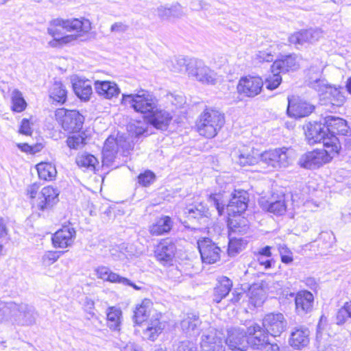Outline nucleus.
<instances>
[{
  "instance_id": "nucleus-33",
  "label": "nucleus",
  "mask_w": 351,
  "mask_h": 351,
  "mask_svg": "<svg viewBox=\"0 0 351 351\" xmlns=\"http://www.w3.org/2000/svg\"><path fill=\"white\" fill-rule=\"evenodd\" d=\"M232 287V281L226 276L219 278L218 282L214 289L213 301L216 303L220 302L230 293Z\"/></svg>"
},
{
  "instance_id": "nucleus-16",
  "label": "nucleus",
  "mask_w": 351,
  "mask_h": 351,
  "mask_svg": "<svg viewBox=\"0 0 351 351\" xmlns=\"http://www.w3.org/2000/svg\"><path fill=\"white\" fill-rule=\"evenodd\" d=\"M59 193L57 189L50 186H45L42 189L38 199L33 204L40 210H49L58 202Z\"/></svg>"
},
{
  "instance_id": "nucleus-10",
  "label": "nucleus",
  "mask_w": 351,
  "mask_h": 351,
  "mask_svg": "<svg viewBox=\"0 0 351 351\" xmlns=\"http://www.w3.org/2000/svg\"><path fill=\"white\" fill-rule=\"evenodd\" d=\"M16 307L12 308L10 316L17 325L29 326L36 324L38 313L35 307L25 303L16 304Z\"/></svg>"
},
{
  "instance_id": "nucleus-27",
  "label": "nucleus",
  "mask_w": 351,
  "mask_h": 351,
  "mask_svg": "<svg viewBox=\"0 0 351 351\" xmlns=\"http://www.w3.org/2000/svg\"><path fill=\"white\" fill-rule=\"evenodd\" d=\"M260 204L263 210L277 215L284 214L287 210L285 195H280L277 198L272 197L270 200L262 199L260 201Z\"/></svg>"
},
{
  "instance_id": "nucleus-53",
  "label": "nucleus",
  "mask_w": 351,
  "mask_h": 351,
  "mask_svg": "<svg viewBox=\"0 0 351 351\" xmlns=\"http://www.w3.org/2000/svg\"><path fill=\"white\" fill-rule=\"evenodd\" d=\"M60 256V252L48 251L43 256L42 261L45 265L49 266L57 261Z\"/></svg>"
},
{
  "instance_id": "nucleus-49",
  "label": "nucleus",
  "mask_w": 351,
  "mask_h": 351,
  "mask_svg": "<svg viewBox=\"0 0 351 351\" xmlns=\"http://www.w3.org/2000/svg\"><path fill=\"white\" fill-rule=\"evenodd\" d=\"M66 144L70 148L77 149L85 144V138L80 134H73L68 137Z\"/></svg>"
},
{
  "instance_id": "nucleus-51",
  "label": "nucleus",
  "mask_w": 351,
  "mask_h": 351,
  "mask_svg": "<svg viewBox=\"0 0 351 351\" xmlns=\"http://www.w3.org/2000/svg\"><path fill=\"white\" fill-rule=\"evenodd\" d=\"M14 307H16L14 302H4L0 300V320L8 319L12 308Z\"/></svg>"
},
{
  "instance_id": "nucleus-39",
  "label": "nucleus",
  "mask_w": 351,
  "mask_h": 351,
  "mask_svg": "<svg viewBox=\"0 0 351 351\" xmlns=\"http://www.w3.org/2000/svg\"><path fill=\"white\" fill-rule=\"evenodd\" d=\"M308 85L320 95H324L328 94V90L331 87L325 79L313 76H311L308 80Z\"/></svg>"
},
{
  "instance_id": "nucleus-36",
  "label": "nucleus",
  "mask_w": 351,
  "mask_h": 351,
  "mask_svg": "<svg viewBox=\"0 0 351 351\" xmlns=\"http://www.w3.org/2000/svg\"><path fill=\"white\" fill-rule=\"evenodd\" d=\"M107 325L112 330H119L122 319V311L119 308L109 307L107 310Z\"/></svg>"
},
{
  "instance_id": "nucleus-55",
  "label": "nucleus",
  "mask_w": 351,
  "mask_h": 351,
  "mask_svg": "<svg viewBox=\"0 0 351 351\" xmlns=\"http://www.w3.org/2000/svg\"><path fill=\"white\" fill-rule=\"evenodd\" d=\"M138 182L144 186H147L155 180V175L151 171H146L143 173H141L138 177Z\"/></svg>"
},
{
  "instance_id": "nucleus-19",
  "label": "nucleus",
  "mask_w": 351,
  "mask_h": 351,
  "mask_svg": "<svg viewBox=\"0 0 351 351\" xmlns=\"http://www.w3.org/2000/svg\"><path fill=\"white\" fill-rule=\"evenodd\" d=\"M263 325L271 336H279L286 327V321L282 313L267 314L263 320Z\"/></svg>"
},
{
  "instance_id": "nucleus-48",
  "label": "nucleus",
  "mask_w": 351,
  "mask_h": 351,
  "mask_svg": "<svg viewBox=\"0 0 351 351\" xmlns=\"http://www.w3.org/2000/svg\"><path fill=\"white\" fill-rule=\"evenodd\" d=\"M325 66L326 64L324 62L319 59H316L308 69L307 74L308 79L311 76L321 77L322 71Z\"/></svg>"
},
{
  "instance_id": "nucleus-45",
  "label": "nucleus",
  "mask_w": 351,
  "mask_h": 351,
  "mask_svg": "<svg viewBox=\"0 0 351 351\" xmlns=\"http://www.w3.org/2000/svg\"><path fill=\"white\" fill-rule=\"evenodd\" d=\"M117 248H113L110 250V254L114 259L123 261L133 254V252L131 250L132 246L128 244L122 243Z\"/></svg>"
},
{
  "instance_id": "nucleus-56",
  "label": "nucleus",
  "mask_w": 351,
  "mask_h": 351,
  "mask_svg": "<svg viewBox=\"0 0 351 351\" xmlns=\"http://www.w3.org/2000/svg\"><path fill=\"white\" fill-rule=\"evenodd\" d=\"M107 281L123 285V283H128L129 279L122 277L110 270V272L108 274V279Z\"/></svg>"
},
{
  "instance_id": "nucleus-17",
  "label": "nucleus",
  "mask_w": 351,
  "mask_h": 351,
  "mask_svg": "<svg viewBox=\"0 0 351 351\" xmlns=\"http://www.w3.org/2000/svg\"><path fill=\"white\" fill-rule=\"evenodd\" d=\"M289 295L294 298L295 311L299 315L304 316L312 312L314 296L310 291L304 290L298 292L295 295L293 293Z\"/></svg>"
},
{
  "instance_id": "nucleus-63",
  "label": "nucleus",
  "mask_w": 351,
  "mask_h": 351,
  "mask_svg": "<svg viewBox=\"0 0 351 351\" xmlns=\"http://www.w3.org/2000/svg\"><path fill=\"white\" fill-rule=\"evenodd\" d=\"M128 29V25L122 23L117 22L111 25L110 31L112 32L124 33Z\"/></svg>"
},
{
  "instance_id": "nucleus-20",
  "label": "nucleus",
  "mask_w": 351,
  "mask_h": 351,
  "mask_svg": "<svg viewBox=\"0 0 351 351\" xmlns=\"http://www.w3.org/2000/svg\"><path fill=\"white\" fill-rule=\"evenodd\" d=\"M301 58L296 54L284 56L274 62L271 66V72L287 73L294 71L300 68Z\"/></svg>"
},
{
  "instance_id": "nucleus-26",
  "label": "nucleus",
  "mask_w": 351,
  "mask_h": 351,
  "mask_svg": "<svg viewBox=\"0 0 351 351\" xmlns=\"http://www.w3.org/2000/svg\"><path fill=\"white\" fill-rule=\"evenodd\" d=\"M96 93L104 99H112L120 94V88L114 82L97 80L94 83Z\"/></svg>"
},
{
  "instance_id": "nucleus-22",
  "label": "nucleus",
  "mask_w": 351,
  "mask_h": 351,
  "mask_svg": "<svg viewBox=\"0 0 351 351\" xmlns=\"http://www.w3.org/2000/svg\"><path fill=\"white\" fill-rule=\"evenodd\" d=\"M323 36L322 32L319 29H308L295 32L291 34L289 40L291 44L298 47L299 45H303L305 43H313L319 40Z\"/></svg>"
},
{
  "instance_id": "nucleus-61",
  "label": "nucleus",
  "mask_w": 351,
  "mask_h": 351,
  "mask_svg": "<svg viewBox=\"0 0 351 351\" xmlns=\"http://www.w3.org/2000/svg\"><path fill=\"white\" fill-rule=\"evenodd\" d=\"M110 269L105 266H101L96 269V274L97 278L107 281L108 279V274Z\"/></svg>"
},
{
  "instance_id": "nucleus-31",
  "label": "nucleus",
  "mask_w": 351,
  "mask_h": 351,
  "mask_svg": "<svg viewBox=\"0 0 351 351\" xmlns=\"http://www.w3.org/2000/svg\"><path fill=\"white\" fill-rule=\"evenodd\" d=\"M314 110V106L306 101H289L287 114L289 117L301 118L309 115Z\"/></svg>"
},
{
  "instance_id": "nucleus-21",
  "label": "nucleus",
  "mask_w": 351,
  "mask_h": 351,
  "mask_svg": "<svg viewBox=\"0 0 351 351\" xmlns=\"http://www.w3.org/2000/svg\"><path fill=\"white\" fill-rule=\"evenodd\" d=\"M149 122L152 125L158 130H165L172 120V115L170 112L159 107L158 104L156 108L147 116Z\"/></svg>"
},
{
  "instance_id": "nucleus-40",
  "label": "nucleus",
  "mask_w": 351,
  "mask_h": 351,
  "mask_svg": "<svg viewBox=\"0 0 351 351\" xmlns=\"http://www.w3.org/2000/svg\"><path fill=\"white\" fill-rule=\"evenodd\" d=\"M189 59L179 56L172 58L168 62L169 69L173 73H188V64Z\"/></svg>"
},
{
  "instance_id": "nucleus-42",
  "label": "nucleus",
  "mask_w": 351,
  "mask_h": 351,
  "mask_svg": "<svg viewBox=\"0 0 351 351\" xmlns=\"http://www.w3.org/2000/svg\"><path fill=\"white\" fill-rule=\"evenodd\" d=\"M229 227L232 232L238 233L239 234H246L250 229L247 220L241 217L230 219L229 222Z\"/></svg>"
},
{
  "instance_id": "nucleus-4",
  "label": "nucleus",
  "mask_w": 351,
  "mask_h": 351,
  "mask_svg": "<svg viewBox=\"0 0 351 351\" xmlns=\"http://www.w3.org/2000/svg\"><path fill=\"white\" fill-rule=\"evenodd\" d=\"M152 306L153 304L150 300H143L134 311V319L138 324L144 323V337L154 341L162 332L163 326L159 320V315Z\"/></svg>"
},
{
  "instance_id": "nucleus-18",
  "label": "nucleus",
  "mask_w": 351,
  "mask_h": 351,
  "mask_svg": "<svg viewBox=\"0 0 351 351\" xmlns=\"http://www.w3.org/2000/svg\"><path fill=\"white\" fill-rule=\"evenodd\" d=\"M305 134L309 144L322 143L324 147V142L326 141V140L327 139L332 140L333 138L337 141H339L336 136L328 134L324 123H311L309 126L307 127V130L306 131Z\"/></svg>"
},
{
  "instance_id": "nucleus-15",
  "label": "nucleus",
  "mask_w": 351,
  "mask_h": 351,
  "mask_svg": "<svg viewBox=\"0 0 351 351\" xmlns=\"http://www.w3.org/2000/svg\"><path fill=\"white\" fill-rule=\"evenodd\" d=\"M248 335L243 328H232L228 330L226 344L229 349L244 351L248 348Z\"/></svg>"
},
{
  "instance_id": "nucleus-30",
  "label": "nucleus",
  "mask_w": 351,
  "mask_h": 351,
  "mask_svg": "<svg viewBox=\"0 0 351 351\" xmlns=\"http://www.w3.org/2000/svg\"><path fill=\"white\" fill-rule=\"evenodd\" d=\"M324 125L329 135H346L348 131L346 120L339 117L328 116L324 119Z\"/></svg>"
},
{
  "instance_id": "nucleus-43",
  "label": "nucleus",
  "mask_w": 351,
  "mask_h": 351,
  "mask_svg": "<svg viewBox=\"0 0 351 351\" xmlns=\"http://www.w3.org/2000/svg\"><path fill=\"white\" fill-rule=\"evenodd\" d=\"M76 163L80 167L94 170L95 165L98 163V161L94 156L83 154L77 156Z\"/></svg>"
},
{
  "instance_id": "nucleus-1",
  "label": "nucleus",
  "mask_w": 351,
  "mask_h": 351,
  "mask_svg": "<svg viewBox=\"0 0 351 351\" xmlns=\"http://www.w3.org/2000/svg\"><path fill=\"white\" fill-rule=\"evenodd\" d=\"M252 149L243 147L235 153L237 162L241 166L254 165L258 162L273 169L285 168L291 165L295 158V152L291 147H280L263 152L258 158L253 154Z\"/></svg>"
},
{
  "instance_id": "nucleus-38",
  "label": "nucleus",
  "mask_w": 351,
  "mask_h": 351,
  "mask_svg": "<svg viewBox=\"0 0 351 351\" xmlns=\"http://www.w3.org/2000/svg\"><path fill=\"white\" fill-rule=\"evenodd\" d=\"M38 176L45 180H52L57 175L54 165L49 162H40L36 165Z\"/></svg>"
},
{
  "instance_id": "nucleus-9",
  "label": "nucleus",
  "mask_w": 351,
  "mask_h": 351,
  "mask_svg": "<svg viewBox=\"0 0 351 351\" xmlns=\"http://www.w3.org/2000/svg\"><path fill=\"white\" fill-rule=\"evenodd\" d=\"M188 76L205 84L214 85L217 81V73L202 60L196 58H191L189 60Z\"/></svg>"
},
{
  "instance_id": "nucleus-32",
  "label": "nucleus",
  "mask_w": 351,
  "mask_h": 351,
  "mask_svg": "<svg viewBox=\"0 0 351 351\" xmlns=\"http://www.w3.org/2000/svg\"><path fill=\"white\" fill-rule=\"evenodd\" d=\"M173 225V222L170 217L162 215L149 226V232L154 236L162 235L169 232Z\"/></svg>"
},
{
  "instance_id": "nucleus-3",
  "label": "nucleus",
  "mask_w": 351,
  "mask_h": 351,
  "mask_svg": "<svg viewBox=\"0 0 351 351\" xmlns=\"http://www.w3.org/2000/svg\"><path fill=\"white\" fill-rule=\"evenodd\" d=\"M208 201L213 204L219 215L223 214L224 207L226 206L228 215L235 216L245 211L247 208L248 197L246 191L234 190L231 183H226L224 188L221 186L217 193L211 194Z\"/></svg>"
},
{
  "instance_id": "nucleus-23",
  "label": "nucleus",
  "mask_w": 351,
  "mask_h": 351,
  "mask_svg": "<svg viewBox=\"0 0 351 351\" xmlns=\"http://www.w3.org/2000/svg\"><path fill=\"white\" fill-rule=\"evenodd\" d=\"M247 332L248 335V346L250 345L255 350H259L261 347L269 341L267 335L257 324L249 326Z\"/></svg>"
},
{
  "instance_id": "nucleus-8",
  "label": "nucleus",
  "mask_w": 351,
  "mask_h": 351,
  "mask_svg": "<svg viewBox=\"0 0 351 351\" xmlns=\"http://www.w3.org/2000/svg\"><path fill=\"white\" fill-rule=\"evenodd\" d=\"M132 147V144L121 136L117 138L108 137L102 151L103 162L110 165L118 154L127 156Z\"/></svg>"
},
{
  "instance_id": "nucleus-7",
  "label": "nucleus",
  "mask_w": 351,
  "mask_h": 351,
  "mask_svg": "<svg viewBox=\"0 0 351 351\" xmlns=\"http://www.w3.org/2000/svg\"><path fill=\"white\" fill-rule=\"evenodd\" d=\"M224 123L223 114L216 109L206 108L197 120V131L201 136L212 138L218 134Z\"/></svg>"
},
{
  "instance_id": "nucleus-41",
  "label": "nucleus",
  "mask_w": 351,
  "mask_h": 351,
  "mask_svg": "<svg viewBox=\"0 0 351 351\" xmlns=\"http://www.w3.org/2000/svg\"><path fill=\"white\" fill-rule=\"evenodd\" d=\"M50 97L60 104H64L66 99V90L63 84L60 82H56L50 90Z\"/></svg>"
},
{
  "instance_id": "nucleus-28",
  "label": "nucleus",
  "mask_w": 351,
  "mask_h": 351,
  "mask_svg": "<svg viewBox=\"0 0 351 351\" xmlns=\"http://www.w3.org/2000/svg\"><path fill=\"white\" fill-rule=\"evenodd\" d=\"M184 214L189 220H197L200 224H205L208 221V208L202 203L186 207Z\"/></svg>"
},
{
  "instance_id": "nucleus-34",
  "label": "nucleus",
  "mask_w": 351,
  "mask_h": 351,
  "mask_svg": "<svg viewBox=\"0 0 351 351\" xmlns=\"http://www.w3.org/2000/svg\"><path fill=\"white\" fill-rule=\"evenodd\" d=\"M201 323L198 316L188 315L187 317L181 322L180 326L182 331L186 335L196 336L199 334V327Z\"/></svg>"
},
{
  "instance_id": "nucleus-52",
  "label": "nucleus",
  "mask_w": 351,
  "mask_h": 351,
  "mask_svg": "<svg viewBox=\"0 0 351 351\" xmlns=\"http://www.w3.org/2000/svg\"><path fill=\"white\" fill-rule=\"evenodd\" d=\"M175 351H198V347L195 342L184 340L178 343Z\"/></svg>"
},
{
  "instance_id": "nucleus-44",
  "label": "nucleus",
  "mask_w": 351,
  "mask_h": 351,
  "mask_svg": "<svg viewBox=\"0 0 351 351\" xmlns=\"http://www.w3.org/2000/svg\"><path fill=\"white\" fill-rule=\"evenodd\" d=\"M11 99L12 104V109L13 111L21 112L25 109L27 103L21 91L17 89H14L12 93Z\"/></svg>"
},
{
  "instance_id": "nucleus-62",
  "label": "nucleus",
  "mask_w": 351,
  "mask_h": 351,
  "mask_svg": "<svg viewBox=\"0 0 351 351\" xmlns=\"http://www.w3.org/2000/svg\"><path fill=\"white\" fill-rule=\"evenodd\" d=\"M171 17L179 18L183 16L184 12L180 4L173 5L169 7Z\"/></svg>"
},
{
  "instance_id": "nucleus-60",
  "label": "nucleus",
  "mask_w": 351,
  "mask_h": 351,
  "mask_svg": "<svg viewBox=\"0 0 351 351\" xmlns=\"http://www.w3.org/2000/svg\"><path fill=\"white\" fill-rule=\"evenodd\" d=\"M168 276L175 282H180L182 274L177 267H173L169 270Z\"/></svg>"
},
{
  "instance_id": "nucleus-54",
  "label": "nucleus",
  "mask_w": 351,
  "mask_h": 351,
  "mask_svg": "<svg viewBox=\"0 0 351 351\" xmlns=\"http://www.w3.org/2000/svg\"><path fill=\"white\" fill-rule=\"evenodd\" d=\"M278 250L283 263L289 264L293 261V253L287 246L280 245Z\"/></svg>"
},
{
  "instance_id": "nucleus-25",
  "label": "nucleus",
  "mask_w": 351,
  "mask_h": 351,
  "mask_svg": "<svg viewBox=\"0 0 351 351\" xmlns=\"http://www.w3.org/2000/svg\"><path fill=\"white\" fill-rule=\"evenodd\" d=\"M176 250L175 244L169 240H164L160 242L155 251V256L158 261L162 264L170 263L174 256Z\"/></svg>"
},
{
  "instance_id": "nucleus-47",
  "label": "nucleus",
  "mask_w": 351,
  "mask_h": 351,
  "mask_svg": "<svg viewBox=\"0 0 351 351\" xmlns=\"http://www.w3.org/2000/svg\"><path fill=\"white\" fill-rule=\"evenodd\" d=\"M243 244L244 241L241 238H230L228 247V253L229 256H235L240 250H242Z\"/></svg>"
},
{
  "instance_id": "nucleus-37",
  "label": "nucleus",
  "mask_w": 351,
  "mask_h": 351,
  "mask_svg": "<svg viewBox=\"0 0 351 351\" xmlns=\"http://www.w3.org/2000/svg\"><path fill=\"white\" fill-rule=\"evenodd\" d=\"M326 97L329 100L331 106L341 107L346 101V97L343 94V88L341 87L332 86L329 88Z\"/></svg>"
},
{
  "instance_id": "nucleus-29",
  "label": "nucleus",
  "mask_w": 351,
  "mask_h": 351,
  "mask_svg": "<svg viewBox=\"0 0 351 351\" xmlns=\"http://www.w3.org/2000/svg\"><path fill=\"white\" fill-rule=\"evenodd\" d=\"M308 329L306 327L300 326L293 328L291 333L289 343L291 347L301 350L309 343Z\"/></svg>"
},
{
  "instance_id": "nucleus-14",
  "label": "nucleus",
  "mask_w": 351,
  "mask_h": 351,
  "mask_svg": "<svg viewBox=\"0 0 351 351\" xmlns=\"http://www.w3.org/2000/svg\"><path fill=\"white\" fill-rule=\"evenodd\" d=\"M198 249L204 263L213 264L220 259L221 248L209 238H202L197 241Z\"/></svg>"
},
{
  "instance_id": "nucleus-11",
  "label": "nucleus",
  "mask_w": 351,
  "mask_h": 351,
  "mask_svg": "<svg viewBox=\"0 0 351 351\" xmlns=\"http://www.w3.org/2000/svg\"><path fill=\"white\" fill-rule=\"evenodd\" d=\"M55 116L63 129L69 132H78L84 123V117L77 110L60 108L56 111Z\"/></svg>"
},
{
  "instance_id": "nucleus-59",
  "label": "nucleus",
  "mask_w": 351,
  "mask_h": 351,
  "mask_svg": "<svg viewBox=\"0 0 351 351\" xmlns=\"http://www.w3.org/2000/svg\"><path fill=\"white\" fill-rule=\"evenodd\" d=\"M19 132L27 136L32 135V130L31 128L30 123L28 119H23L22 120Z\"/></svg>"
},
{
  "instance_id": "nucleus-58",
  "label": "nucleus",
  "mask_w": 351,
  "mask_h": 351,
  "mask_svg": "<svg viewBox=\"0 0 351 351\" xmlns=\"http://www.w3.org/2000/svg\"><path fill=\"white\" fill-rule=\"evenodd\" d=\"M158 16L162 20H167L171 18L169 7L160 5L156 10Z\"/></svg>"
},
{
  "instance_id": "nucleus-57",
  "label": "nucleus",
  "mask_w": 351,
  "mask_h": 351,
  "mask_svg": "<svg viewBox=\"0 0 351 351\" xmlns=\"http://www.w3.org/2000/svg\"><path fill=\"white\" fill-rule=\"evenodd\" d=\"M350 316L348 315V313L347 311V309L346 308V304L343 305V306L340 308L337 313V324H342L346 322L348 318H349Z\"/></svg>"
},
{
  "instance_id": "nucleus-46",
  "label": "nucleus",
  "mask_w": 351,
  "mask_h": 351,
  "mask_svg": "<svg viewBox=\"0 0 351 351\" xmlns=\"http://www.w3.org/2000/svg\"><path fill=\"white\" fill-rule=\"evenodd\" d=\"M274 50L272 47L258 51L254 55V60L259 63L264 62H272L274 60Z\"/></svg>"
},
{
  "instance_id": "nucleus-5",
  "label": "nucleus",
  "mask_w": 351,
  "mask_h": 351,
  "mask_svg": "<svg viewBox=\"0 0 351 351\" xmlns=\"http://www.w3.org/2000/svg\"><path fill=\"white\" fill-rule=\"evenodd\" d=\"M326 141L324 149H317L302 155L298 160V165L305 169H316L330 162L339 154L341 146L339 141L335 138Z\"/></svg>"
},
{
  "instance_id": "nucleus-64",
  "label": "nucleus",
  "mask_w": 351,
  "mask_h": 351,
  "mask_svg": "<svg viewBox=\"0 0 351 351\" xmlns=\"http://www.w3.org/2000/svg\"><path fill=\"white\" fill-rule=\"evenodd\" d=\"M84 308L91 317H93L95 313L93 310L95 308V302L90 298H86L84 302Z\"/></svg>"
},
{
  "instance_id": "nucleus-13",
  "label": "nucleus",
  "mask_w": 351,
  "mask_h": 351,
  "mask_svg": "<svg viewBox=\"0 0 351 351\" xmlns=\"http://www.w3.org/2000/svg\"><path fill=\"white\" fill-rule=\"evenodd\" d=\"M263 81L258 76L247 75L242 77L238 83L237 90L239 94L248 97H254L261 93Z\"/></svg>"
},
{
  "instance_id": "nucleus-50",
  "label": "nucleus",
  "mask_w": 351,
  "mask_h": 351,
  "mask_svg": "<svg viewBox=\"0 0 351 351\" xmlns=\"http://www.w3.org/2000/svg\"><path fill=\"white\" fill-rule=\"evenodd\" d=\"M272 74L269 75L265 82L266 88L269 90H274L280 84L282 77L280 75L281 72H271Z\"/></svg>"
},
{
  "instance_id": "nucleus-12",
  "label": "nucleus",
  "mask_w": 351,
  "mask_h": 351,
  "mask_svg": "<svg viewBox=\"0 0 351 351\" xmlns=\"http://www.w3.org/2000/svg\"><path fill=\"white\" fill-rule=\"evenodd\" d=\"M200 345L202 351H225L223 335L221 331L210 326L203 332Z\"/></svg>"
},
{
  "instance_id": "nucleus-2",
  "label": "nucleus",
  "mask_w": 351,
  "mask_h": 351,
  "mask_svg": "<svg viewBox=\"0 0 351 351\" xmlns=\"http://www.w3.org/2000/svg\"><path fill=\"white\" fill-rule=\"evenodd\" d=\"M91 29L89 20L84 18L62 19H56L51 22L47 32L53 40L49 45L56 47L58 44H67L75 40L77 37L88 32Z\"/></svg>"
},
{
  "instance_id": "nucleus-6",
  "label": "nucleus",
  "mask_w": 351,
  "mask_h": 351,
  "mask_svg": "<svg viewBox=\"0 0 351 351\" xmlns=\"http://www.w3.org/2000/svg\"><path fill=\"white\" fill-rule=\"evenodd\" d=\"M121 104L134 110V112L146 117L156 108L158 99L154 94L145 89L134 93L122 94Z\"/></svg>"
},
{
  "instance_id": "nucleus-24",
  "label": "nucleus",
  "mask_w": 351,
  "mask_h": 351,
  "mask_svg": "<svg viewBox=\"0 0 351 351\" xmlns=\"http://www.w3.org/2000/svg\"><path fill=\"white\" fill-rule=\"evenodd\" d=\"M75 235L76 232L73 228L64 226L53 235V244L56 247H67L73 244Z\"/></svg>"
},
{
  "instance_id": "nucleus-35",
  "label": "nucleus",
  "mask_w": 351,
  "mask_h": 351,
  "mask_svg": "<svg viewBox=\"0 0 351 351\" xmlns=\"http://www.w3.org/2000/svg\"><path fill=\"white\" fill-rule=\"evenodd\" d=\"M73 88L77 97L84 101L89 100L93 93L89 80H78L73 83Z\"/></svg>"
}]
</instances>
